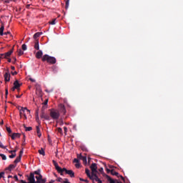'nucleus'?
<instances>
[{"label": "nucleus", "mask_w": 183, "mask_h": 183, "mask_svg": "<svg viewBox=\"0 0 183 183\" xmlns=\"http://www.w3.org/2000/svg\"><path fill=\"white\" fill-rule=\"evenodd\" d=\"M28 182L31 183H46V179L42 178V174H41V169H37L34 172L30 173L29 177L27 178Z\"/></svg>", "instance_id": "nucleus-1"}, {"label": "nucleus", "mask_w": 183, "mask_h": 183, "mask_svg": "<svg viewBox=\"0 0 183 183\" xmlns=\"http://www.w3.org/2000/svg\"><path fill=\"white\" fill-rule=\"evenodd\" d=\"M53 164L55 167L56 170L57 171V172H59V174H60V175H64V172H65V174L69 175L71 178L75 177V172H74V171L68 170L66 169V168H61L59 165H58V163L55 162V160H53Z\"/></svg>", "instance_id": "nucleus-2"}, {"label": "nucleus", "mask_w": 183, "mask_h": 183, "mask_svg": "<svg viewBox=\"0 0 183 183\" xmlns=\"http://www.w3.org/2000/svg\"><path fill=\"white\" fill-rule=\"evenodd\" d=\"M42 62H47L48 64H50L51 65H54L56 64V59L54 56H51L48 54H44L41 57Z\"/></svg>", "instance_id": "nucleus-3"}, {"label": "nucleus", "mask_w": 183, "mask_h": 183, "mask_svg": "<svg viewBox=\"0 0 183 183\" xmlns=\"http://www.w3.org/2000/svg\"><path fill=\"white\" fill-rule=\"evenodd\" d=\"M59 111L57 109H50V117L52 119L56 120L59 119L60 117Z\"/></svg>", "instance_id": "nucleus-4"}, {"label": "nucleus", "mask_w": 183, "mask_h": 183, "mask_svg": "<svg viewBox=\"0 0 183 183\" xmlns=\"http://www.w3.org/2000/svg\"><path fill=\"white\" fill-rule=\"evenodd\" d=\"M36 94L37 97H39L40 98H41V97L43 96V93H42V89L41 88V85L37 84L36 86Z\"/></svg>", "instance_id": "nucleus-5"}, {"label": "nucleus", "mask_w": 183, "mask_h": 183, "mask_svg": "<svg viewBox=\"0 0 183 183\" xmlns=\"http://www.w3.org/2000/svg\"><path fill=\"white\" fill-rule=\"evenodd\" d=\"M90 169L92 170V174H97L98 172V167H97V163H92L90 166Z\"/></svg>", "instance_id": "nucleus-6"}, {"label": "nucleus", "mask_w": 183, "mask_h": 183, "mask_svg": "<svg viewBox=\"0 0 183 183\" xmlns=\"http://www.w3.org/2000/svg\"><path fill=\"white\" fill-rule=\"evenodd\" d=\"M40 118L46 119V121H49L51 119V117L48 114H45V111H44V109L41 110Z\"/></svg>", "instance_id": "nucleus-7"}, {"label": "nucleus", "mask_w": 183, "mask_h": 183, "mask_svg": "<svg viewBox=\"0 0 183 183\" xmlns=\"http://www.w3.org/2000/svg\"><path fill=\"white\" fill-rule=\"evenodd\" d=\"M4 77L5 82H9L11 81V74L9 70L4 74Z\"/></svg>", "instance_id": "nucleus-8"}, {"label": "nucleus", "mask_w": 183, "mask_h": 183, "mask_svg": "<svg viewBox=\"0 0 183 183\" xmlns=\"http://www.w3.org/2000/svg\"><path fill=\"white\" fill-rule=\"evenodd\" d=\"M14 52V47L12 48L11 50L9 51L8 52L5 54H2L1 56H4V59H8V56H11L12 55V53Z\"/></svg>", "instance_id": "nucleus-9"}, {"label": "nucleus", "mask_w": 183, "mask_h": 183, "mask_svg": "<svg viewBox=\"0 0 183 183\" xmlns=\"http://www.w3.org/2000/svg\"><path fill=\"white\" fill-rule=\"evenodd\" d=\"M22 85V84H19V81L18 80H16L14 82V88H16L18 91H19V88L21 87V86Z\"/></svg>", "instance_id": "nucleus-10"}, {"label": "nucleus", "mask_w": 183, "mask_h": 183, "mask_svg": "<svg viewBox=\"0 0 183 183\" xmlns=\"http://www.w3.org/2000/svg\"><path fill=\"white\" fill-rule=\"evenodd\" d=\"M59 109H60V112L64 114V115H65V114H66V109H65V106L64 104L59 105Z\"/></svg>", "instance_id": "nucleus-11"}, {"label": "nucleus", "mask_w": 183, "mask_h": 183, "mask_svg": "<svg viewBox=\"0 0 183 183\" xmlns=\"http://www.w3.org/2000/svg\"><path fill=\"white\" fill-rule=\"evenodd\" d=\"M11 138V139H15V138H20L21 134L19 133H13L12 135H9Z\"/></svg>", "instance_id": "nucleus-12"}, {"label": "nucleus", "mask_w": 183, "mask_h": 183, "mask_svg": "<svg viewBox=\"0 0 183 183\" xmlns=\"http://www.w3.org/2000/svg\"><path fill=\"white\" fill-rule=\"evenodd\" d=\"M42 55H44V53H42V51L39 50L36 54V58H37V59H41V58H42Z\"/></svg>", "instance_id": "nucleus-13"}, {"label": "nucleus", "mask_w": 183, "mask_h": 183, "mask_svg": "<svg viewBox=\"0 0 183 183\" xmlns=\"http://www.w3.org/2000/svg\"><path fill=\"white\" fill-rule=\"evenodd\" d=\"M25 110L27 111L28 112H29V110H28V109H26V107H25V108L21 107V109H20V112H19L20 117H22V115L25 114H24Z\"/></svg>", "instance_id": "nucleus-14"}, {"label": "nucleus", "mask_w": 183, "mask_h": 183, "mask_svg": "<svg viewBox=\"0 0 183 183\" xmlns=\"http://www.w3.org/2000/svg\"><path fill=\"white\" fill-rule=\"evenodd\" d=\"M92 179H95L97 182H99L101 181V179L98 177V175H97V173L92 174Z\"/></svg>", "instance_id": "nucleus-15"}, {"label": "nucleus", "mask_w": 183, "mask_h": 183, "mask_svg": "<svg viewBox=\"0 0 183 183\" xmlns=\"http://www.w3.org/2000/svg\"><path fill=\"white\" fill-rule=\"evenodd\" d=\"M41 35H42V32H37V33L34 34V39H35V41H38V38H39L41 36Z\"/></svg>", "instance_id": "nucleus-16"}, {"label": "nucleus", "mask_w": 183, "mask_h": 183, "mask_svg": "<svg viewBox=\"0 0 183 183\" xmlns=\"http://www.w3.org/2000/svg\"><path fill=\"white\" fill-rule=\"evenodd\" d=\"M106 178L110 183H115V180L112 179V178H111V177H109V175H106ZM117 183H122V182H118Z\"/></svg>", "instance_id": "nucleus-17"}, {"label": "nucleus", "mask_w": 183, "mask_h": 183, "mask_svg": "<svg viewBox=\"0 0 183 183\" xmlns=\"http://www.w3.org/2000/svg\"><path fill=\"white\" fill-rule=\"evenodd\" d=\"M5 29V25L4 24H1V26L0 28V36H4V30Z\"/></svg>", "instance_id": "nucleus-18"}, {"label": "nucleus", "mask_w": 183, "mask_h": 183, "mask_svg": "<svg viewBox=\"0 0 183 183\" xmlns=\"http://www.w3.org/2000/svg\"><path fill=\"white\" fill-rule=\"evenodd\" d=\"M36 129L37 132V136L39 137V138H41L42 134H41V129H39V126H36Z\"/></svg>", "instance_id": "nucleus-19"}, {"label": "nucleus", "mask_w": 183, "mask_h": 183, "mask_svg": "<svg viewBox=\"0 0 183 183\" xmlns=\"http://www.w3.org/2000/svg\"><path fill=\"white\" fill-rule=\"evenodd\" d=\"M85 173L86 174L87 177L90 179H92V174L91 175L90 171L89 169H85Z\"/></svg>", "instance_id": "nucleus-20"}, {"label": "nucleus", "mask_w": 183, "mask_h": 183, "mask_svg": "<svg viewBox=\"0 0 183 183\" xmlns=\"http://www.w3.org/2000/svg\"><path fill=\"white\" fill-rule=\"evenodd\" d=\"M34 48H35V49H36L37 51H39V40H36V41H35Z\"/></svg>", "instance_id": "nucleus-21"}, {"label": "nucleus", "mask_w": 183, "mask_h": 183, "mask_svg": "<svg viewBox=\"0 0 183 183\" xmlns=\"http://www.w3.org/2000/svg\"><path fill=\"white\" fill-rule=\"evenodd\" d=\"M51 70H52V72H54V74H56V72H58V66L53 65L51 66Z\"/></svg>", "instance_id": "nucleus-22"}, {"label": "nucleus", "mask_w": 183, "mask_h": 183, "mask_svg": "<svg viewBox=\"0 0 183 183\" xmlns=\"http://www.w3.org/2000/svg\"><path fill=\"white\" fill-rule=\"evenodd\" d=\"M16 165L15 164H10L6 169H9V171H12V169H15Z\"/></svg>", "instance_id": "nucleus-23"}, {"label": "nucleus", "mask_w": 183, "mask_h": 183, "mask_svg": "<svg viewBox=\"0 0 183 183\" xmlns=\"http://www.w3.org/2000/svg\"><path fill=\"white\" fill-rule=\"evenodd\" d=\"M39 154H40V155H43V157H45V150H44V148L39 150Z\"/></svg>", "instance_id": "nucleus-24"}, {"label": "nucleus", "mask_w": 183, "mask_h": 183, "mask_svg": "<svg viewBox=\"0 0 183 183\" xmlns=\"http://www.w3.org/2000/svg\"><path fill=\"white\" fill-rule=\"evenodd\" d=\"M21 158H22L21 156H19L16 157V159L14 160V164H18V162H21Z\"/></svg>", "instance_id": "nucleus-25"}, {"label": "nucleus", "mask_w": 183, "mask_h": 183, "mask_svg": "<svg viewBox=\"0 0 183 183\" xmlns=\"http://www.w3.org/2000/svg\"><path fill=\"white\" fill-rule=\"evenodd\" d=\"M111 174L112 175H115L116 177H118V175H119V174L117 172H115L114 169L111 170Z\"/></svg>", "instance_id": "nucleus-26"}, {"label": "nucleus", "mask_w": 183, "mask_h": 183, "mask_svg": "<svg viewBox=\"0 0 183 183\" xmlns=\"http://www.w3.org/2000/svg\"><path fill=\"white\" fill-rule=\"evenodd\" d=\"M24 127L25 129V131H26V132L32 131V127H27L25 124H24Z\"/></svg>", "instance_id": "nucleus-27"}, {"label": "nucleus", "mask_w": 183, "mask_h": 183, "mask_svg": "<svg viewBox=\"0 0 183 183\" xmlns=\"http://www.w3.org/2000/svg\"><path fill=\"white\" fill-rule=\"evenodd\" d=\"M19 56L24 55V51L21 49L17 51Z\"/></svg>", "instance_id": "nucleus-28"}, {"label": "nucleus", "mask_w": 183, "mask_h": 183, "mask_svg": "<svg viewBox=\"0 0 183 183\" xmlns=\"http://www.w3.org/2000/svg\"><path fill=\"white\" fill-rule=\"evenodd\" d=\"M1 158H2L3 161H6V156L4 154H0Z\"/></svg>", "instance_id": "nucleus-29"}, {"label": "nucleus", "mask_w": 183, "mask_h": 183, "mask_svg": "<svg viewBox=\"0 0 183 183\" xmlns=\"http://www.w3.org/2000/svg\"><path fill=\"white\" fill-rule=\"evenodd\" d=\"M16 157V153H12L11 155L9 156V158H11V159L15 158Z\"/></svg>", "instance_id": "nucleus-30"}, {"label": "nucleus", "mask_w": 183, "mask_h": 183, "mask_svg": "<svg viewBox=\"0 0 183 183\" xmlns=\"http://www.w3.org/2000/svg\"><path fill=\"white\" fill-rule=\"evenodd\" d=\"M36 121L38 122L39 125H41V121L39 120V115L36 116Z\"/></svg>", "instance_id": "nucleus-31"}, {"label": "nucleus", "mask_w": 183, "mask_h": 183, "mask_svg": "<svg viewBox=\"0 0 183 183\" xmlns=\"http://www.w3.org/2000/svg\"><path fill=\"white\" fill-rule=\"evenodd\" d=\"M81 161H83V164H86V157L83 156Z\"/></svg>", "instance_id": "nucleus-32"}, {"label": "nucleus", "mask_w": 183, "mask_h": 183, "mask_svg": "<svg viewBox=\"0 0 183 183\" xmlns=\"http://www.w3.org/2000/svg\"><path fill=\"white\" fill-rule=\"evenodd\" d=\"M66 9H68V8H69V0H66V6H65Z\"/></svg>", "instance_id": "nucleus-33"}, {"label": "nucleus", "mask_w": 183, "mask_h": 183, "mask_svg": "<svg viewBox=\"0 0 183 183\" xmlns=\"http://www.w3.org/2000/svg\"><path fill=\"white\" fill-rule=\"evenodd\" d=\"M6 129L9 134H12V130L11 129V127H6Z\"/></svg>", "instance_id": "nucleus-34"}, {"label": "nucleus", "mask_w": 183, "mask_h": 183, "mask_svg": "<svg viewBox=\"0 0 183 183\" xmlns=\"http://www.w3.org/2000/svg\"><path fill=\"white\" fill-rule=\"evenodd\" d=\"M4 175H5V172H0V179L1 178H5V177Z\"/></svg>", "instance_id": "nucleus-35"}, {"label": "nucleus", "mask_w": 183, "mask_h": 183, "mask_svg": "<svg viewBox=\"0 0 183 183\" xmlns=\"http://www.w3.org/2000/svg\"><path fill=\"white\" fill-rule=\"evenodd\" d=\"M0 148H2V149H6V147L4 146V144L1 142H0Z\"/></svg>", "instance_id": "nucleus-36"}, {"label": "nucleus", "mask_w": 183, "mask_h": 183, "mask_svg": "<svg viewBox=\"0 0 183 183\" xmlns=\"http://www.w3.org/2000/svg\"><path fill=\"white\" fill-rule=\"evenodd\" d=\"M21 48L23 51H26V44H22Z\"/></svg>", "instance_id": "nucleus-37"}, {"label": "nucleus", "mask_w": 183, "mask_h": 183, "mask_svg": "<svg viewBox=\"0 0 183 183\" xmlns=\"http://www.w3.org/2000/svg\"><path fill=\"white\" fill-rule=\"evenodd\" d=\"M55 21H56V19H54L51 21H49L50 25H55Z\"/></svg>", "instance_id": "nucleus-38"}, {"label": "nucleus", "mask_w": 183, "mask_h": 183, "mask_svg": "<svg viewBox=\"0 0 183 183\" xmlns=\"http://www.w3.org/2000/svg\"><path fill=\"white\" fill-rule=\"evenodd\" d=\"M57 132H59V134H62V128L61 127L57 128Z\"/></svg>", "instance_id": "nucleus-39"}, {"label": "nucleus", "mask_w": 183, "mask_h": 183, "mask_svg": "<svg viewBox=\"0 0 183 183\" xmlns=\"http://www.w3.org/2000/svg\"><path fill=\"white\" fill-rule=\"evenodd\" d=\"M77 158L78 159H82V158H84V156H82V154H77Z\"/></svg>", "instance_id": "nucleus-40"}, {"label": "nucleus", "mask_w": 183, "mask_h": 183, "mask_svg": "<svg viewBox=\"0 0 183 183\" xmlns=\"http://www.w3.org/2000/svg\"><path fill=\"white\" fill-rule=\"evenodd\" d=\"M56 181H58V182H61V183L64 182L62 178H61V177L57 178Z\"/></svg>", "instance_id": "nucleus-41"}, {"label": "nucleus", "mask_w": 183, "mask_h": 183, "mask_svg": "<svg viewBox=\"0 0 183 183\" xmlns=\"http://www.w3.org/2000/svg\"><path fill=\"white\" fill-rule=\"evenodd\" d=\"M79 181H82L83 182H89L88 179H84L82 178H79Z\"/></svg>", "instance_id": "nucleus-42"}, {"label": "nucleus", "mask_w": 183, "mask_h": 183, "mask_svg": "<svg viewBox=\"0 0 183 183\" xmlns=\"http://www.w3.org/2000/svg\"><path fill=\"white\" fill-rule=\"evenodd\" d=\"M73 162H74L75 164H78V163L79 162V159H74L73 160Z\"/></svg>", "instance_id": "nucleus-43"}, {"label": "nucleus", "mask_w": 183, "mask_h": 183, "mask_svg": "<svg viewBox=\"0 0 183 183\" xmlns=\"http://www.w3.org/2000/svg\"><path fill=\"white\" fill-rule=\"evenodd\" d=\"M99 171L101 174H104V168L101 167L100 169H99Z\"/></svg>", "instance_id": "nucleus-44"}, {"label": "nucleus", "mask_w": 183, "mask_h": 183, "mask_svg": "<svg viewBox=\"0 0 183 183\" xmlns=\"http://www.w3.org/2000/svg\"><path fill=\"white\" fill-rule=\"evenodd\" d=\"M75 167L76 168H79V167H81V164L79 163H79H76Z\"/></svg>", "instance_id": "nucleus-45"}, {"label": "nucleus", "mask_w": 183, "mask_h": 183, "mask_svg": "<svg viewBox=\"0 0 183 183\" xmlns=\"http://www.w3.org/2000/svg\"><path fill=\"white\" fill-rule=\"evenodd\" d=\"M24 154V150H21L20 152H19V157H22V155Z\"/></svg>", "instance_id": "nucleus-46"}, {"label": "nucleus", "mask_w": 183, "mask_h": 183, "mask_svg": "<svg viewBox=\"0 0 183 183\" xmlns=\"http://www.w3.org/2000/svg\"><path fill=\"white\" fill-rule=\"evenodd\" d=\"M11 75L14 76V75H18V72L17 71H11Z\"/></svg>", "instance_id": "nucleus-47"}, {"label": "nucleus", "mask_w": 183, "mask_h": 183, "mask_svg": "<svg viewBox=\"0 0 183 183\" xmlns=\"http://www.w3.org/2000/svg\"><path fill=\"white\" fill-rule=\"evenodd\" d=\"M6 151L9 152V154H14V150H8V149H6Z\"/></svg>", "instance_id": "nucleus-48"}, {"label": "nucleus", "mask_w": 183, "mask_h": 183, "mask_svg": "<svg viewBox=\"0 0 183 183\" xmlns=\"http://www.w3.org/2000/svg\"><path fill=\"white\" fill-rule=\"evenodd\" d=\"M20 183H29V182H26L24 180H20ZM30 183H33V182H30Z\"/></svg>", "instance_id": "nucleus-49"}, {"label": "nucleus", "mask_w": 183, "mask_h": 183, "mask_svg": "<svg viewBox=\"0 0 183 183\" xmlns=\"http://www.w3.org/2000/svg\"><path fill=\"white\" fill-rule=\"evenodd\" d=\"M5 91H6V98L8 97V94H9L8 88H6Z\"/></svg>", "instance_id": "nucleus-50"}, {"label": "nucleus", "mask_w": 183, "mask_h": 183, "mask_svg": "<svg viewBox=\"0 0 183 183\" xmlns=\"http://www.w3.org/2000/svg\"><path fill=\"white\" fill-rule=\"evenodd\" d=\"M38 115H39V109L36 111V117H38Z\"/></svg>", "instance_id": "nucleus-51"}, {"label": "nucleus", "mask_w": 183, "mask_h": 183, "mask_svg": "<svg viewBox=\"0 0 183 183\" xmlns=\"http://www.w3.org/2000/svg\"><path fill=\"white\" fill-rule=\"evenodd\" d=\"M14 178L15 181H19V179H18V176L15 175L14 177Z\"/></svg>", "instance_id": "nucleus-52"}, {"label": "nucleus", "mask_w": 183, "mask_h": 183, "mask_svg": "<svg viewBox=\"0 0 183 183\" xmlns=\"http://www.w3.org/2000/svg\"><path fill=\"white\" fill-rule=\"evenodd\" d=\"M11 31L4 32V35H10Z\"/></svg>", "instance_id": "nucleus-53"}, {"label": "nucleus", "mask_w": 183, "mask_h": 183, "mask_svg": "<svg viewBox=\"0 0 183 183\" xmlns=\"http://www.w3.org/2000/svg\"><path fill=\"white\" fill-rule=\"evenodd\" d=\"M44 105H48V99H46L44 102Z\"/></svg>", "instance_id": "nucleus-54"}, {"label": "nucleus", "mask_w": 183, "mask_h": 183, "mask_svg": "<svg viewBox=\"0 0 183 183\" xmlns=\"http://www.w3.org/2000/svg\"><path fill=\"white\" fill-rule=\"evenodd\" d=\"M15 89H16V88H15V86H14L11 89V90L14 92V91H15Z\"/></svg>", "instance_id": "nucleus-55"}, {"label": "nucleus", "mask_w": 183, "mask_h": 183, "mask_svg": "<svg viewBox=\"0 0 183 183\" xmlns=\"http://www.w3.org/2000/svg\"><path fill=\"white\" fill-rule=\"evenodd\" d=\"M16 151H18V149L16 147L14 150H13L14 154H16Z\"/></svg>", "instance_id": "nucleus-56"}, {"label": "nucleus", "mask_w": 183, "mask_h": 183, "mask_svg": "<svg viewBox=\"0 0 183 183\" xmlns=\"http://www.w3.org/2000/svg\"><path fill=\"white\" fill-rule=\"evenodd\" d=\"M11 69H12V71H15V66H11Z\"/></svg>", "instance_id": "nucleus-57"}, {"label": "nucleus", "mask_w": 183, "mask_h": 183, "mask_svg": "<svg viewBox=\"0 0 183 183\" xmlns=\"http://www.w3.org/2000/svg\"><path fill=\"white\" fill-rule=\"evenodd\" d=\"M64 130L65 132H66V131H68V129L66 128V127H64Z\"/></svg>", "instance_id": "nucleus-58"}, {"label": "nucleus", "mask_w": 183, "mask_h": 183, "mask_svg": "<svg viewBox=\"0 0 183 183\" xmlns=\"http://www.w3.org/2000/svg\"><path fill=\"white\" fill-rule=\"evenodd\" d=\"M14 61H13V64H16V58L14 57Z\"/></svg>", "instance_id": "nucleus-59"}, {"label": "nucleus", "mask_w": 183, "mask_h": 183, "mask_svg": "<svg viewBox=\"0 0 183 183\" xmlns=\"http://www.w3.org/2000/svg\"><path fill=\"white\" fill-rule=\"evenodd\" d=\"M30 81H31V82H35V79H31V78H30Z\"/></svg>", "instance_id": "nucleus-60"}, {"label": "nucleus", "mask_w": 183, "mask_h": 183, "mask_svg": "<svg viewBox=\"0 0 183 183\" xmlns=\"http://www.w3.org/2000/svg\"><path fill=\"white\" fill-rule=\"evenodd\" d=\"M54 182H55V181L51 180L49 183H54Z\"/></svg>", "instance_id": "nucleus-61"}, {"label": "nucleus", "mask_w": 183, "mask_h": 183, "mask_svg": "<svg viewBox=\"0 0 183 183\" xmlns=\"http://www.w3.org/2000/svg\"><path fill=\"white\" fill-rule=\"evenodd\" d=\"M0 125H4V121H1V122H0Z\"/></svg>", "instance_id": "nucleus-62"}, {"label": "nucleus", "mask_w": 183, "mask_h": 183, "mask_svg": "<svg viewBox=\"0 0 183 183\" xmlns=\"http://www.w3.org/2000/svg\"><path fill=\"white\" fill-rule=\"evenodd\" d=\"M12 59H8V62H11Z\"/></svg>", "instance_id": "nucleus-63"}, {"label": "nucleus", "mask_w": 183, "mask_h": 183, "mask_svg": "<svg viewBox=\"0 0 183 183\" xmlns=\"http://www.w3.org/2000/svg\"><path fill=\"white\" fill-rule=\"evenodd\" d=\"M16 98H21V95L19 96V95H17V96H16Z\"/></svg>", "instance_id": "nucleus-64"}]
</instances>
